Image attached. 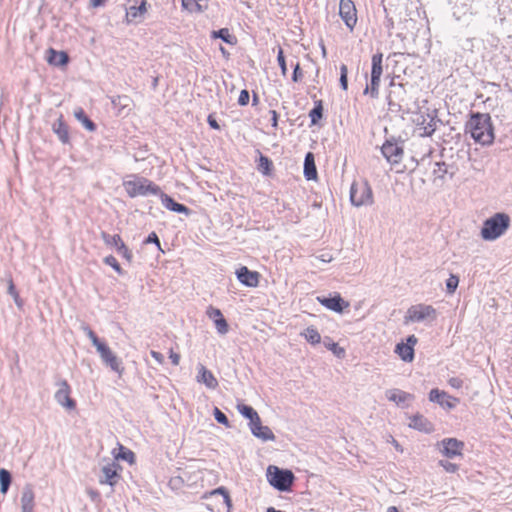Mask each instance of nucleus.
I'll return each mask as SVG.
<instances>
[{"label": "nucleus", "mask_w": 512, "mask_h": 512, "mask_svg": "<svg viewBox=\"0 0 512 512\" xmlns=\"http://www.w3.org/2000/svg\"><path fill=\"white\" fill-rule=\"evenodd\" d=\"M211 37L215 39L219 38L230 45H235L237 43L236 37L230 33L228 28H221L219 30L212 31Z\"/></svg>", "instance_id": "nucleus-30"}, {"label": "nucleus", "mask_w": 512, "mask_h": 512, "mask_svg": "<svg viewBox=\"0 0 512 512\" xmlns=\"http://www.w3.org/2000/svg\"><path fill=\"white\" fill-rule=\"evenodd\" d=\"M213 415H214V418L215 420L224 425L225 427H230V422L227 418V416L217 407L214 408L213 410Z\"/></svg>", "instance_id": "nucleus-45"}, {"label": "nucleus", "mask_w": 512, "mask_h": 512, "mask_svg": "<svg viewBox=\"0 0 512 512\" xmlns=\"http://www.w3.org/2000/svg\"><path fill=\"white\" fill-rule=\"evenodd\" d=\"M350 201L356 207L367 206L373 203V192L365 180L354 181L350 187Z\"/></svg>", "instance_id": "nucleus-6"}, {"label": "nucleus", "mask_w": 512, "mask_h": 512, "mask_svg": "<svg viewBox=\"0 0 512 512\" xmlns=\"http://www.w3.org/2000/svg\"><path fill=\"white\" fill-rule=\"evenodd\" d=\"M123 186L131 198L158 195L160 193V187L158 185L147 178L139 176H133V179L124 181Z\"/></svg>", "instance_id": "nucleus-4"}, {"label": "nucleus", "mask_w": 512, "mask_h": 512, "mask_svg": "<svg viewBox=\"0 0 512 512\" xmlns=\"http://www.w3.org/2000/svg\"><path fill=\"white\" fill-rule=\"evenodd\" d=\"M181 483H182V480L179 477L172 478L170 480V485L172 488H178Z\"/></svg>", "instance_id": "nucleus-63"}, {"label": "nucleus", "mask_w": 512, "mask_h": 512, "mask_svg": "<svg viewBox=\"0 0 512 512\" xmlns=\"http://www.w3.org/2000/svg\"><path fill=\"white\" fill-rule=\"evenodd\" d=\"M237 410L243 417L249 419V422H252L254 420V417L258 416L256 410L253 407L246 404H238Z\"/></svg>", "instance_id": "nucleus-36"}, {"label": "nucleus", "mask_w": 512, "mask_h": 512, "mask_svg": "<svg viewBox=\"0 0 512 512\" xmlns=\"http://www.w3.org/2000/svg\"><path fill=\"white\" fill-rule=\"evenodd\" d=\"M7 292H8L9 295H11L13 297L14 302L17 305V307L18 308H22L23 301L20 298L19 293L16 290V287L14 285V282H13L12 278L8 279V291Z\"/></svg>", "instance_id": "nucleus-41"}, {"label": "nucleus", "mask_w": 512, "mask_h": 512, "mask_svg": "<svg viewBox=\"0 0 512 512\" xmlns=\"http://www.w3.org/2000/svg\"><path fill=\"white\" fill-rule=\"evenodd\" d=\"M47 54L46 59L50 65L60 67L66 65L69 61L68 54L64 51H56L53 48H49Z\"/></svg>", "instance_id": "nucleus-22"}, {"label": "nucleus", "mask_w": 512, "mask_h": 512, "mask_svg": "<svg viewBox=\"0 0 512 512\" xmlns=\"http://www.w3.org/2000/svg\"><path fill=\"white\" fill-rule=\"evenodd\" d=\"M104 263L111 266L119 275L123 274V270L117 262L116 258L112 255L106 256L104 258Z\"/></svg>", "instance_id": "nucleus-48"}, {"label": "nucleus", "mask_w": 512, "mask_h": 512, "mask_svg": "<svg viewBox=\"0 0 512 512\" xmlns=\"http://www.w3.org/2000/svg\"><path fill=\"white\" fill-rule=\"evenodd\" d=\"M144 243H154L160 251H163L161 248L160 240L155 232H151L145 239Z\"/></svg>", "instance_id": "nucleus-55"}, {"label": "nucleus", "mask_w": 512, "mask_h": 512, "mask_svg": "<svg viewBox=\"0 0 512 512\" xmlns=\"http://www.w3.org/2000/svg\"><path fill=\"white\" fill-rule=\"evenodd\" d=\"M105 0H90V4L92 7H100L104 5Z\"/></svg>", "instance_id": "nucleus-64"}, {"label": "nucleus", "mask_w": 512, "mask_h": 512, "mask_svg": "<svg viewBox=\"0 0 512 512\" xmlns=\"http://www.w3.org/2000/svg\"><path fill=\"white\" fill-rule=\"evenodd\" d=\"M271 114V125L274 128H277L278 126V114L275 110H270Z\"/></svg>", "instance_id": "nucleus-62"}, {"label": "nucleus", "mask_w": 512, "mask_h": 512, "mask_svg": "<svg viewBox=\"0 0 512 512\" xmlns=\"http://www.w3.org/2000/svg\"><path fill=\"white\" fill-rule=\"evenodd\" d=\"M207 122L212 129H215V130L220 129V125L218 124L217 120L214 118L213 115L208 116Z\"/></svg>", "instance_id": "nucleus-59"}, {"label": "nucleus", "mask_w": 512, "mask_h": 512, "mask_svg": "<svg viewBox=\"0 0 512 512\" xmlns=\"http://www.w3.org/2000/svg\"><path fill=\"white\" fill-rule=\"evenodd\" d=\"M386 397L389 401L395 402L398 406H404V403L413 400L414 396L410 393L401 391L399 389H391L386 392Z\"/></svg>", "instance_id": "nucleus-24"}, {"label": "nucleus", "mask_w": 512, "mask_h": 512, "mask_svg": "<svg viewBox=\"0 0 512 512\" xmlns=\"http://www.w3.org/2000/svg\"><path fill=\"white\" fill-rule=\"evenodd\" d=\"M101 238L103 239L104 243L107 246L114 247L118 254H120L124 259H126L128 262L132 261L133 254L132 252L127 248L123 240L121 239L120 235L114 234L110 235L106 232L101 233Z\"/></svg>", "instance_id": "nucleus-10"}, {"label": "nucleus", "mask_w": 512, "mask_h": 512, "mask_svg": "<svg viewBox=\"0 0 512 512\" xmlns=\"http://www.w3.org/2000/svg\"><path fill=\"white\" fill-rule=\"evenodd\" d=\"M465 131L470 133L475 142L484 146L492 144L495 137L491 116L487 113L472 112Z\"/></svg>", "instance_id": "nucleus-1"}, {"label": "nucleus", "mask_w": 512, "mask_h": 512, "mask_svg": "<svg viewBox=\"0 0 512 512\" xmlns=\"http://www.w3.org/2000/svg\"><path fill=\"white\" fill-rule=\"evenodd\" d=\"M158 195L160 196L162 205L166 209H168L170 211H173V212H176V213H184L186 215H188L190 213V210H189V208L187 206H185L184 204L176 202L172 197H170L169 195L163 193L161 190H160V193Z\"/></svg>", "instance_id": "nucleus-20"}, {"label": "nucleus", "mask_w": 512, "mask_h": 512, "mask_svg": "<svg viewBox=\"0 0 512 512\" xmlns=\"http://www.w3.org/2000/svg\"><path fill=\"white\" fill-rule=\"evenodd\" d=\"M206 314L210 319L214 320V322L216 321V319L224 317L220 309L214 308L212 306H209L207 308Z\"/></svg>", "instance_id": "nucleus-52"}, {"label": "nucleus", "mask_w": 512, "mask_h": 512, "mask_svg": "<svg viewBox=\"0 0 512 512\" xmlns=\"http://www.w3.org/2000/svg\"><path fill=\"white\" fill-rule=\"evenodd\" d=\"M448 395L446 392L444 391H441L437 388L435 389H432L429 393V400L431 402H435V403H438L440 406H444L445 405V398H447Z\"/></svg>", "instance_id": "nucleus-37"}, {"label": "nucleus", "mask_w": 512, "mask_h": 512, "mask_svg": "<svg viewBox=\"0 0 512 512\" xmlns=\"http://www.w3.org/2000/svg\"><path fill=\"white\" fill-rule=\"evenodd\" d=\"M34 508V492L30 487H25L21 495L22 512H33Z\"/></svg>", "instance_id": "nucleus-28"}, {"label": "nucleus", "mask_w": 512, "mask_h": 512, "mask_svg": "<svg viewBox=\"0 0 512 512\" xmlns=\"http://www.w3.org/2000/svg\"><path fill=\"white\" fill-rule=\"evenodd\" d=\"M277 61H278L279 67L281 69V74L283 76H286L288 69H287L286 60H285V56H284V52H283L282 48L278 49Z\"/></svg>", "instance_id": "nucleus-47"}, {"label": "nucleus", "mask_w": 512, "mask_h": 512, "mask_svg": "<svg viewBox=\"0 0 512 512\" xmlns=\"http://www.w3.org/2000/svg\"><path fill=\"white\" fill-rule=\"evenodd\" d=\"M409 427L425 433L433 431L432 423L421 414H416L410 418Z\"/></svg>", "instance_id": "nucleus-21"}, {"label": "nucleus", "mask_w": 512, "mask_h": 512, "mask_svg": "<svg viewBox=\"0 0 512 512\" xmlns=\"http://www.w3.org/2000/svg\"><path fill=\"white\" fill-rule=\"evenodd\" d=\"M439 465L446 471V472H449V473H455L459 466L455 463H452V462H449V461H446V460H440L439 461Z\"/></svg>", "instance_id": "nucleus-51"}, {"label": "nucleus", "mask_w": 512, "mask_h": 512, "mask_svg": "<svg viewBox=\"0 0 512 512\" xmlns=\"http://www.w3.org/2000/svg\"><path fill=\"white\" fill-rule=\"evenodd\" d=\"M438 445L441 446L440 452L447 458H454L462 455V450L464 448V443L456 438H445L439 442Z\"/></svg>", "instance_id": "nucleus-12"}, {"label": "nucleus", "mask_w": 512, "mask_h": 512, "mask_svg": "<svg viewBox=\"0 0 512 512\" xmlns=\"http://www.w3.org/2000/svg\"><path fill=\"white\" fill-rule=\"evenodd\" d=\"M214 323H215V327H216L218 333L224 335L228 332L229 326L224 317L216 319V321Z\"/></svg>", "instance_id": "nucleus-49"}, {"label": "nucleus", "mask_w": 512, "mask_h": 512, "mask_svg": "<svg viewBox=\"0 0 512 512\" xmlns=\"http://www.w3.org/2000/svg\"><path fill=\"white\" fill-rule=\"evenodd\" d=\"M266 476L269 484L280 492L291 491L295 481V475L291 470L282 469L274 465L268 466Z\"/></svg>", "instance_id": "nucleus-3"}, {"label": "nucleus", "mask_w": 512, "mask_h": 512, "mask_svg": "<svg viewBox=\"0 0 512 512\" xmlns=\"http://www.w3.org/2000/svg\"><path fill=\"white\" fill-rule=\"evenodd\" d=\"M387 95L388 109L391 112H400L408 105L406 85L395 83L394 78L390 81Z\"/></svg>", "instance_id": "nucleus-5"}, {"label": "nucleus", "mask_w": 512, "mask_h": 512, "mask_svg": "<svg viewBox=\"0 0 512 512\" xmlns=\"http://www.w3.org/2000/svg\"><path fill=\"white\" fill-rule=\"evenodd\" d=\"M379 85H380V79L377 78H371L370 85H367L364 93H370L372 98H378L379 96Z\"/></svg>", "instance_id": "nucleus-40"}, {"label": "nucleus", "mask_w": 512, "mask_h": 512, "mask_svg": "<svg viewBox=\"0 0 512 512\" xmlns=\"http://www.w3.org/2000/svg\"><path fill=\"white\" fill-rule=\"evenodd\" d=\"M309 117L312 125L317 124L322 119L323 105L321 100L315 101L313 109L309 112Z\"/></svg>", "instance_id": "nucleus-35"}, {"label": "nucleus", "mask_w": 512, "mask_h": 512, "mask_svg": "<svg viewBox=\"0 0 512 512\" xmlns=\"http://www.w3.org/2000/svg\"><path fill=\"white\" fill-rule=\"evenodd\" d=\"M53 132L58 136L59 140L66 144L69 142V131L68 126L63 120V117L60 116L57 121H55L52 125Z\"/></svg>", "instance_id": "nucleus-26"}, {"label": "nucleus", "mask_w": 512, "mask_h": 512, "mask_svg": "<svg viewBox=\"0 0 512 512\" xmlns=\"http://www.w3.org/2000/svg\"><path fill=\"white\" fill-rule=\"evenodd\" d=\"M436 319V310L431 305L417 304L411 306L406 313L405 322H423Z\"/></svg>", "instance_id": "nucleus-7"}, {"label": "nucleus", "mask_w": 512, "mask_h": 512, "mask_svg": "<svg viewBox=\"0 0 512 512\" xmlns=\"http://www.w3.org/2000/svg\"><path fill=\"white\" fill-rule=\"evenodd\" d=\"M169 358L171 359V362L173 365L177 366L180 362V355L173 350H170Z\"/></svg>", "instance_id": "nucleus-60"}, {"label": "nucleus", "mask_w": 512, "mask_h": 512, "mask_svg": "<svg viewBox=\"0 0 512 512\" xmlns=\"http://www.w3.org/2000/svg\"><path fill=\"white\" fill-rule=\"evenodd\" d=\"M146 12V1H142L139 6L132 5L126 9V18L128 22L140 21Z\"/></svg>", "instance_id": "nucleus-25"}, {"label": "nucleus", "mask_w": 512, "mask_h": 512, "mask_svg": "<svg viewBox=\"0 0 512 512\" xmlns=\"http://www.w3.org/2000/svg\"><path fill=\"white\" fill-rule=\"evenodd\" d=\"M111 102L115 108H119L121 111L129 107L131 99L126 95L116 96L112 98Z\"/></svg>", "instance_id": "nucleus-39"}, {"label": "nucleus", "mask_w": 512, "mask_h": 512, "mask_svg": "<svg viewBox=\"0 0 512 512\" xmlns=\"http://www.w3.org/2000/svg\"><path fill=\"white\" fill-rule=\"evenodd\" d=\"M318 302L326 307L329 310L334 312L341 313L345 308L349 306V303L346 302L340 294H335L334 296L325 297L319 296L317 297Z\"/></svg>", "instance_id": "nucleus-18"}, {"label": "nucleus", "mask_w": 512, "mask_h": 512, "mask_svg": "<svg viewBox=\"0 0 512 512\" xmlns=\"http://www.w3.org/2000/svg\"><path fill=\"white\" fill-rule=\"evenodd\" d=\"M325 345L329 350H331L338 357L344 355V353H345L344 349L339 347V345L335 342H331L328 344L325 343Z\"/></svg>", "instance_id": "nucleus-53"}, {"label": "nucleus", "mask_w": 512, "mask_h": 512, "mask_svg": "<svg viewBox=\"0 0 512 512\" xmlns=\"http://www.w3.org/2000/svg\"><path fill=\"white\" fill-rule=\"evenodd\" d=\"M116 459H122L128 461L129 463H133L134 453L131 450L126 449L123 446H120V452L116 455Z\"/></svg>", "instance_id": "nucleus-43"}, {"label": "nucleus", "mask_w": 512, "mask_h": 512, "mask_svg": "<svg viewBox=\"0 0 512 512\" xmlns=\"http://www.w3.org/2000/svg\"><path fill=\"white\" fill-rule=\"evenodd\" d=\"M271 167H272V161L268 157L261 154L260 158H259V170L264 175H269L270 171H271Z\"/></svg>", "instance_id": "nucleus-42"}, {"label": "nucleus", "mask_w": 512, "mask_h": 512, "mask_svg": "<svg viewBox=\"0 0 512 512\" xmlns=\"http://www.w3.org/2000/svg\"><path fill=\"white\" fill-rule=\"evenodd\" d=\"M59 389L55 393L57 403L67 409H74L76 402L70 397V386L66 380L59 382Z\"/></svg>", "instance_id": "nucleus-15"}, {"label": "nucleus", "mask_w": 512, "mask_h": 512, "mask_svg": "<svg viewBox=\"0 0 512 512\" xmlns=\"http://www.w3.org/2000/svg\"><path fill=\"white\" fill-rule=\"evenodd\" d=\"M186 10L190 12H202L203 8L196 0H194L193 2H191L190 7H187Z\"/></svg>", "instance_id": "nucleus-58"}, {"label": "nucleus", "mask_w": 512, "mask_h": 512, "mask_svg": "<svg viewBox=\"0 0 512 512\" xmlns=\"http://www.w3.org/2000/svg\"><path fill=\"white\" fill-rule=\"evenodd\" d=\"M383 54L378 52L372 56L371 59V78H377L381 80V75L383 73Z\"/></svg>", "instance_id": "nucleus-29"}, {"label": "nucleus", "mask_w": 512, "mask_h": 512, "mask_svg": "<svg viewBox=\"0 0 512 512\" xmlns=\"http://www.w3.org/2000/svg\"><path fill=\"white\" fill-rule=\"evenodd\" d=\"M82 330L87 335V337L91 340L93 346L98 350L100 347H102L105 343L100 341L95 332L87 325L82 326Z\"/></svg>", "instance_id": "nucleus-38"}, {"label": "nucleus", "mask_w": 512, "mask_h": 512, "mask_svg": "<svg viewBox=\"0 0 512 512\" xmlns=\"http://www.w3.org/2000/svg\"><path fill=\"white\" fill-rule=\"evenodd\" d=\"M510 218L505 213H496L486 219L481 229V237L486 241H494L509 228Z\"/></svg>", "instance_id": "nucleus-2"}, {"label": "nucleus", "mask_w": 512, "mask_h": 512, "mask_svg": "<svg viewBox=\"0 0 512 512\" xmlns=\"http://www.w3.org/2000/svg\"><path fill=\"white\" fill-rule=\"evenodd\" d=\"M75 118L82 123V125L88 130V131H95L96 125L95 123L86 115L84 110L82 108H78L74 111Z\"/></svg>", "instance_id": "nucleus-32"}, {"label": "nucleus", "mask_w": 512, "mask_h": 512, "mask_svg": "<svg viewBox=\"0 0 512 512\" xmlns=\"http://www.w3.org/2000/svg\"><path fill=\"white\" fill-rule=\"evenodd\" d=\"M347 75H348V68L345 64H342L340 66V79H339V82H340V86L343 90H347L348 89V78H347Z\"/></svg>", "instance_id": "nucleus-46"}, {"label": "nucleus", "mask_w": 512, "mask_h": 512, "mask_svg": "<svg viewBox=\"0 0 512 512\" xmlns=\"http://www.w3.org/2000/svg\"><path fill=\"white\" fill-rule=\"evenodd\" d=\"M381 152L390 164L396 165L401 162L404 154L402 142L386 140L381 147Z\"/></svg>", "instance_id": "nucleus-8"}, {"label": "nucleus", "mask_w": 512, "mask_h": 512, "mask_svg": "<svg viewBox=\"0 0 512 512\" xmlns=\"http://www.w3.org/2000/svg\"><path fill=\"white\" fill-rule=\"evenodd\" d=\"M249 428L252 435L263 442L275 440L274 433L268 426L262 425L259 415L254 417L252 422H249Z\"/></svg>", "instance_id": "nucleus-13"}, {"label": "nucleus", "mask_w": 512, "mask_h": 512, "mask_svg": "<svg viewBox=\"0 0 512 512\" xmlns=\"http://www.w3.org/2000/svg\"><path fill=\"white\" fill-rule=\"evenodd\" d=\"M303 72L300 68V64L299 63H296L294 65V69H293V74H292V81L293 82H300L303 78Z\"/></svg>", "instance_id": "nucleus-54"}, {"label": "nucleus", "mask_w": 512, "mask_h": 512, "mask_svg": "<svg viewBox=\"0 0 512 512\" xmlns=\"http://www.w3.org/2000/svg\"><path fill=\"white\" fill-rule=\"evenodd\" d=\"M448 383L451 387L455 389H460L463 386V380L459 377H452L448 380Z\"/></svg>", "instance_id": "nucleus-57"}, {"label": "nucleus", "mask_w": 512, "mask_h": 512, "mask_svg": "<svg viewBox=\"0 0 512 512\" xmlns=\"http://www.w3.org/2000/svg\"><path fill=\"white\" fill-rule=\"evenodd\" d=\"M120 469V465L115 461H112L111 463L104 465L101 468L102 476L100 477L99 482L101 484H108L110 486H114L117 483L118 479L120 478V475L118 473Z\"/></svg>", "instance_id": "nucleus-16"}, {"label": "nucleus", "mask_w": 512, "mask_h": 512, "mask_svg": "<svg viewBox=\"0 0 512 512\" xmlns=\"http://www.w3.org/2000/svg\"><path fill=\"white\" fill-rule=\"evenodd\" d=\"M438 122L440 120L437 116L429 113H421L416 119V123L423 130L422 135L424 136H431L435 132Z\"/></svg>", "instance_id": "nucleus-17"}, {"label": "nucleus", "mask_w": 512, "mask_h": 512, "mask_svg": "<svg viewBox=\"0 0 512 512\" xmlns=\"http://www.w3.org/2000/svg\"><path fill=\"white\" fill-rule=\"evenodd\" d=\"M197 380L198 382L204 383L209 389H215L218 386L217 379L212 372L207 370L203 365L199 366Z\"/></svg>", "instance_id": "nucleus-23"}, {"label": "nucleus", "mask_w": 512, "mask_h": 512, "mask_svg": "<svg viewBox=\"0 0 512 512\" xmlns=\"http://www.w3.org/2000/svg\"><path fill=\"white\" fill-rule=\"evenodd\" d=\"M237 279L247 287H256L259 283V273L242 266L236 271Z\"/></svg>", "instance_id": "nucleus-19"}, {"label": "nucleus", "mask_w": 512, "mask_h": 512, "mask_svg": "<svg viewBox=\"0 0 512 512\" xmlns=\"http://www.w3.org/2000/svg\"><path fill=\"white\" fill-rule=\"evenodd\" d=\"M339 15L345 25L352 30L357 22L356 8L351 0H340Z\"/></svg>", "instance_id": "nucleus-11"}, {"label": "nucleus", "mask_w": 512, "mask_h": 512, "mask_svg": "<svg viewBox=\"0 0 512 512\" xmlns=\"http://www.w3.org/2000/svg\"><path fill=\"white\" fill-rule=\"evenodd\" d=\"M250 95L247 90H242L238 98V104L240 106H246L249 103Z\"/></svg>", "instance_id": "nucleus-56"}, {"label": "nucleus", "mask_w": 512, "mask_h": 512, "mask_svg": "<svg viewBox=\"0 0 512 512\" xmlns=\"http://www.w3.org/2000/svg\"><path fill=\"white\" fill-rule=\"evenodd\" d=\"M97 352L99 353L103 364L109 367L112 371L116 372L121 377L124 373L122 361L112 352L109 346L104 344L97 350Z\"/></svg>", "instance_id": "nucleus-9"}, {"label": "nucleus", "mask_w": 512, "mask_h": 512, "mask_svg": "<svg viewBox=\"0 0 512 512\" xmlns=\"http://www.w3.org/2000/svg\"><path fill=\"white\" fill-rule=\"evenodd\" d=\"M12 482L11 473L4 469H0V492L6 494Z\"/></svg>", "instance_id": "nucleus-34"}, {"label": "nucleus", "mask_w": 512, "mask_h": 512, "mask_svg": "<svg viewBox=\"0 0 512 512\" xmlns=\"http://www.w3.org/2000/svg\"><path fill=\"white\" fill-rule=\"evenodd\" d=\"M301 335L304 336L306 341L311 343L312 345L319 344L321 341L320 333L313 326L307 327Z\"/></svg>", "instance_id": "nucleus-33"}, {"label": "nucleus", "mask_w": 512, "mask_h": 512, "mask_svg": "<svg viewBox=\"0 0 512 512\" xmlns=\"http://www.w3.org/2000/svg\"><path fill=\"white\" fill-rule=\"evenodd\" d=\"M150 354L159 364H162L164 362V356L160 352L151 350Z\"/></svg>", "instance_id": "nucleus-61"}, {"label": "nucleus", "mask_w": 512, "mask_h": 512, "mask_svg": "<svg viewBox=\"0 0 512 512\" xmlns=\"http://www.w3.org/2000/svg\"><path fill=\"white\" fill-rule=\"evenodd\" d=\"M447 173V165L445 162H436L433 174L439 178H443Z\"/></svg>", "instance_id": "nucleus-50"}, {"label": "nucleus", "mask_w": 512, "mask_h": 512, "mask_svg": "<svg viewBox=\"0 0 512 512\" xmlns=\"http://www.w3.org/2000/svg\"><path fill=\"white\" fill-rule=\"evenodd\" d=\"M304 176L307 180L317 179V169L315 165L314 155L308 152L304 159Z\"/></svg>", "instance_id": "nucleus-27"}, {"label": "nucleus", "mask_w": 512, "mask_h": 512, "mask_svg": "<svg viewBox=\"0 0 512 512\" xmlns=\"http://www.w3.org/2000/svg\"><path fill=\"white\" fill-rule=\"evenodd\" d=\"M217 495H220L223 497V502L228 508L227 512H230V510L232 508V500L230 498L228 490L225 487H223V486L218 487V488L210 491L209 493H206L204 497L208 498V497L217 496Z\"/></svg>", "instance_id": "nucleus-31"}, {"label": "nucleus", "mask_w": 512, "mask_h": 512, "mask_svg": "<svg viewBox=\"0 0 512 512\" xmlns=\"http://www.w3.org/2000/svg\"><path fill=\"white\" fill-rule=\"evenodd\" d=\"M459 284V278L456 275L451 274L446 280V290L449 294H453Z\"/></svg>", "instance_id": "nucleus-44"}, {"label": "nucleus", "mask_w": 512, "mask_h": 512, "mask_svg": "<svg viewBox=\"0 0 512 512\" xmlns=\"http://www.w3.org/2000/svg\"><path fill=\"white\" fill-rule=\"evenodd\" d=\"M417 343L415 335H410L406 339V343H398L395 347V353L405 362H411L414 359V346Z\"/></svg>", "instance_id": "nucleus-14"}]
</instances>
